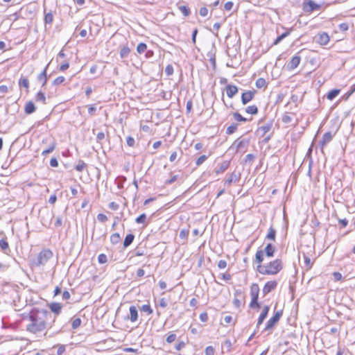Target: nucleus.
Instances as JSON below:
<instances>
[{
	"mask_svg": "<svg viewBox=\"0 0 355 355\" xmlns=\"http://www.w3.org/2000/svg\"><path fill=\"white\" fill-rule=\"evenodd\" d=\"M0 248L4 253H7L10 251L9 245L6 239H2L0 240Z\"/></svg>",
	"mask_w": 355,
	"mask_h": 355,
	"instance_id": "25",
	"label": "nucleus"
},
{
	"mask_svg": "<svg viewBox=\"0 0 355 355\" xmlns=\"http://www.w3.org/2000/svg\"><path fill=\"white\" fill-rule=\"evenodd\" d=\"M237 128H238V124L232 123L231 125L227 127V128L226 129V134L232 135L236 131Z\"/></svg>",
	"mask_w": 355,
	"mask_h": 355,
	"instance_id": "34",
	"label": "nucleus"
},
{
	"mask_svg": "<svg viewBox=\"0 0 355 355\" xmlns=\"http://www.w3.org/2000/svg\"><path fill=\"white\" fill-rule=\"evenodd\" d=\"M105 133L103 132H99L96 135V140L98 143L101 144V141L105 139Z\"/></svg>",
	"mask_w": 355,
	"mask_h": 355,
	"instance_id": "56",
	"label": "nucleus"
},
{
	"mask_svg": "<svg viewBox=\"0 0 355 355\" xmlns=\"http://www.w3.org/2000/svg\"><path fill=\"white\" fill-rule=\"evenodd\" d=\"M36 110V107L34 103L32 101H28L24 108L25 113L27 114H31L33 113Z\"/></svg>",
	"mask_w": 355,
	"mask_h": 355,
	"instance_id": "22",
	"label": "nucleus"
},
{
	"mask_svg": "<svg viewBox=\"0 0 355 355\" xmlns=\"http://www.w3.org/2000/svg\"><path fill=\"white\" fill-rule=\"evenodd\" d=\"M259 287L256 283H253L250 286V295L252 298H259Z\"/></svg>",
	"mask_w": 355,
	"mask_h": 355,
	"instance_id": "20",
	"label": "nucleus"
},
{
	"mask_svg": "<svg viewBox=\"0 0 355 355\" xmlns=\"http://www.w3.org/2000/svg\"><path fill=\"white\" fill-rule=\"evenodd\" d=\"M28 323L26 329L31 334H38L44 331L46 328H52L56 317L52 315L51 312L43 308H33L28 313Z\"/></svg>",
	"mask_w": 355,
	"mask_h": 355,
	"instance_id": "1",
	"label": "nucleus"
},
{
	"mask_svg": "<svg viewBox=\"0 0 355 355\" xmlns=\"http://www.w3.org/2000/svg\"><path fill=\"white\" fill-rule=\"evenodd\" d=\"M275 238H276V230L271 225L268 229V232L267 235L266 236V239L275 241Z\"/></svg>",
	"mask_w": 355,
	"mask_h": 355,
	"instance_id": "24",
	"label": "nucleus"
},
{
	"mask_svg": "<svg viewBox=\"0 0 355 355\" xmlns=\"http://www.w3.org/2000/svg\"><path fill=\"white\" fill-rule=\"evenodd\" d=\"M340 92V90L338 89L331 90L327 95V99L332 101L339 94Z\"/></svg>",
	"mask_w": 355,
	"mask_h": 355,
	"instance_id": "28",
	"label": "nucleus"
},
{
	"mask_svg": "<svg viewBox=\"0 0 355 355\" xmlns=\"http://www.w3.org/2000/svg\"><path fill=\"white\" fill-rule=\"evenodd\" d=\"M250 307L252 308V309H254V308H260V304H259L258 302V299L257 298H252L251 299V302L250 303Z\"/></svg>",
	"mask_w": 355,
	"mask_h": 355,
	"instance_id": "44",
	"label": "nucleus"
},
{
	"mask_svg": "<svg viewBox=\"0 0 355 355\" xmlns=\"http://www.w3.org/2000/svg\"><path fill=\"white\" fill-rule=\"evenodd\" d=\"M97 219L101 223H105L107 220V217L103 214H98L97 215Z\"/></svg>",
	"mask_w": 355,
	"mask_h": 355,
	"instance_id": "57",
	"label": "nucleus"
},
{
	"mask_svg": "<svg viewBox=\"0 0 355 355\" xmlns=\"http://www.w3.org/2000/svg\"><path fill=\"white\" fill-rule=\"evenodd\" d=\"M234 3L232 1H227L225 3L224 8L226 10L230 11L232 9Z\"/></svg>",
	"mask_w": 355,
	"mask_h": 355,
	"instance_id": "62",
	"label": "nucleus"
},
{
	"mask_svg": "<svg viewBox=\"0 0 355 355\" xmlns=\"http://www.w3.org/2000/svg\"><path fill=\"white\" fill-rule=\"evenodd\" d=\"M146 220V214H142L139 215L136 219L135 222L138 224L144 223Z\"/></svg>",
	"mask_w": 355,
	"mask_h": 355,
	"instance_id": "45",
	"label": "nucleus"
},
{
	"mask_svg": "<svg viewBox=\"0 0 355 355\" xmlns=\"http://www.w3.org/2000/svg\"><path fill=\"white\" fill-rule=\"evenodd\" d=\"M234 119L237 121L245 122L247 119L242 116L239 112H234L233 114Z\"/></svg>",
	"mask_w": 355,
	"mask_h": 355,
	"instance_id": "41",
	"label": "nucleus"
},
{
	"mask_svg": "<svg viewBox=\"0 0 355 355\" xmlns=\"http://www.w3.org/2000/svg\"><path fill=\"white\" fill-rule=\"evenodd\" d=\"M321 6L316 3L313 1H309L308 2H304L303 10L306 12H311L314 10H318L320 8Z\"/></svg>",
	"mask_w": 355,
	"mask_h": 355,
	"instance_id": "7",
	"label": "nucleus"
},
{
	"mask_svg": "<svg viewBox=\"0 0 355 355\" xmlns=\"http://www.w3.org/2000/svg\"><path fill=\"white\" fill-rule=\"evenodd\" d=\"M178 179V175H173L170 179L166 180L165 184H171L173 182H175Z\"/></svg>",
	"mask_w": 355,
	"mask_h": 355,
	"instance_id": "61",
	"label": "nucleus"
},
{
	"mask_svg": "<svg viewBox=\"0 0 355 355\" xmlns=\"http://www.w3.org/2000/svg\"><path fill=\"white\" fill-rule=\"evenodd\" d=\"M239 180V177L238 175L234 173L233 172L230 176L225 181V184H231L232 182H237Z\"/></svg>",
	"mask_w": 355,
	"mask_h": 355,
	"instance_id": "30",
	"label": "nucleus"
},
{
	"mask_svg": "<svg viewBox=\"0 0 355 355\" xmlns=\"http://www.w3.org/2000/svg\"><path fill=\"white\" fill-rule=\"evenodd\" d=\"M179 10L185 17L189 16L191 13L190 9L186 6H180Z\"/></svg>",
	"mask_w": 355,
	"mask_h": 355,
	"instance_id": "39",
	"label": "nucleus"
},
{
	"mask_svg": "<svg viewBox=\"0 0 355 355\" xmlns=\"http://www.w3.org/2000/svg\"><path fill=\"white\" fill-rule=\"evenodd\" d=\"M282 121L284 123H288L292 121V116L289 114H285L282 117Z\"/></svg>",
	"mask_w": 355,
	"mask_h": 355,
	"instance_id": "47",
	"label": "nucleus"
},
{
	"mask_svg": "<svg viewBox=\"0 0 355 355\" xmlns=\"http://www.w3.org/2000/svg\"><path fill=\"white\" fill-rule=\"evenodd\" d=\"M334 135L331 132H325L323 135L321 141H320V144L321 145V146L324 147V146H326L329 142L331 141Z\"/></svg>",
	"mask_w": 355,
	"mask_h": 355,
	"instance_id": "17",
	"label": "nucleus"
},
{
	"mask_svg": "<svg viewBox=\"0 0 355 355\" xmlns=\"http://www.w3.org/2000/svg\"><path fill=\"white\" fill-rule=\"evenodd\" d=\"M230 166V162L224 161L223 162L220 166L215 169V173L218 175L224 173Z\"/></svg>",
	"mask_w": 355,
	"mask_h": 355,
	"instance_id": "21",
	"label": "nucleus"
},
{
	"mask_svg": "<svg viewBox=\"0 0 355 355\" xmlns=\"http://www.w3.org/2000/svg\"><path fill=\"white\" fill-rule=\"evenodd\" d=\"M140 310L146 313L148 315L153 313V311L149 304H144L141 306Z\"/></svg>",
	"mask_w": 355,
	"mask_h": 355,
	"instance_id": "36",
	"label": "nucleus"
},
{
	"mask_svg": "<svg viewBox=\"0 0 355 355\" xmlns=\"http://www.w3.org/2000/svg\"><path fill=\"white\" fill-rule=\"evenodd\" d=\"M165 73L169 76L173 73V67L171 64H168L165 68Z\"/></svg>",
	"mask_w": 355,
	"mask_h": 355,
	"instance_id": "51",
	"label": "nucleus"
},
{
	"mask_svg": "<svg viewBox=\"0 0 355 355\" xmlns=\"http://www.w3.org/2000/svg\"><path fill=\"white\" fill-rule=\"evenodd\" d=\"M64 80H65V78L64 76H58L53 80V85H59L62 84V83H64Z\"/></svg>",
	"mask_w": 355,
	"mask_h": 355,
	"instance_id": "49",
	"label": "nucleus"
},
{
	"mask_svg": "<svg viewBox=\"0 0 355 355\" xmlns=\"http://www.w3.org/2000/svg\"><path fill=\"white\" fill-rule=\"evenodd\" d=\"M49 308L51 311L55 313V316L57 318V315L61 313L62 306L60 303L53 302L49 304Z\"/></svg>",
	"mask_w": 355,
	"mask_h": 355,
	"instance_id": "15",
	"label": "nucleus"
},
{
	"mask_svg": "<svg viewBox=\"0 0 355 355\" xmlns=\"http://www.w3.org/2000/svg\"><path fill=\"white\" fill-rule=\"evenodd\" d=\"M245 112L250 114H257L258 113V107L257 105H250L246 107Z\"/></svg>",
	"mask_w": 355,
	"mask_h": 355,
	"instance_id": "32",
	"label": "nucleus"
},
{
	"mask_svg": "<svg viewBox=\"0 0 355 355\" xmlns=\"http://www.w3.org/2000/svg\"><path fill=\"white\" fill-rule=\"evenodd\" d=\"M199 14L202 17H206L208 15V9L206 7H202L199 10Z\"/></svg>",
	"mask_w": 355,
	"mask_h": 355,
	"instance_id": "58",
	"label": "nucleus"
},
{
	"mask_svg": "<svg viewBox=\"0 0 355 355\" xmlns=\"http://www.w3.org/2000/svg\"><path fill=\"white\" fill-rule=\"evenodd\" d=\"M53 20V16L51 12H48L44 16V21L46 24H51Z\"/></svg>",
	"mask_w": 355,
	"mask_h": 355,
	"instance_id": "43",
	"label": "nucleus"
},
{
	"mask_svg": "<svg viewBox=\"0 0 355 355\" xmlns=\"http://www.w3.org/2000/svg\"><path fill=\"white\" fill-rule=\"evenodd\" d=\"M277 282L276 281H270L266 282L262 290L263 295H266L273 291L277 287Z\"/></svg>",
	"mask_w": 355,
	"mask_h": 355,
	"instance_id": "12",
	"label": "nucleus"
},
{
	"mask_svg": "<svg viewBox=\"0 0 355 355\" xmlns=\"http://www.w3.org/2000/svg\"><path fill=\"white\" fill-rule=\"evenodd\" d=\"M292 31V28L289 29L288 31L282 33L279 36H278L276 40L273 42V45H277L283 39L286 37L288 35L291 34V32Z\"/></svg>",
	"mask_w": 355,
	"mask_h": 355,
	"instance_id": "26",
	"label": "nucleus"
},
{
	"mask_svg": "<svg viewBox=\"0 0 355 355\" xmlns=\"http://www.w3.org/2000/svg\"><path fill=\"white\" fill-rule=\"evenodd\" d=\"M300 60L301 58L300 55H294L287 65L288 69L290 70L295 69L300 64Z\"/></svg>",
	"mask_w": 355,
	"mask_h": 355,
	"instance_id": "13",
	"label": "nucleus"
},
{
	"mask_svg": "<svg viewBox=\"0 0 355 355\" xmlns=\"http://www.w3.org/2000/svg\"><path fill=\"white\" fill-rule=\"evenodd\" d=\"M110 241L112 244L116 245L121 241V236L119 233H114L110 236Z\"/></svg>",
	"mask_w": 355,
	"mask_h": 355,
	"instance_id": "31",
	"label": "nucleus"
},
{
	"mask_svg": "<svg viewBox=\"0 0 355 355\" xmlns=\"http://www.w3.org/2000/svg\"><path fill=\"white\" fill-rule=\"evenodd\" d=\"M282 315V311H277L274 315L266 322L265 327V331H268L272 329L275 324L280 320V318Z\"/></svg>",
	"mask_w": 355,
	"mask_h": 355,
	"instance_id": "5",
	"label": "nucleus"
},
{
	"mask_svg": "<svg viewBox=\"0 0 355 355\" xmlns=\"http://www.w3.org/2000/svg\"><path fill=\"white\" fill-rule=\"evenodd\" d=\"M69 67V63L67 60H66L62 64L60 67V70L61 71H64Z\"/></svg>",
	"mask_w": 355,
	"mask_h": 355,
	"instance_id": "59",
	"label": "nucleus"
},
{
	"mask_svg": "<svg viewBox=\"0 0 355 355\" xmlns=\"http://www.w3.org/2000/svg\"><path fill=\"white\" fill-rule=\"evenodd\" d=\"M255 85L257 88L265 87L266 86V81L264 78H259L256 80Z\"/></svg>",
	"mask_w": 355,
	"mask_h": 355,
	"instance_id": "35",
	"label": "nucleus"
},
{
	"mask_svg": "<svg viewBox=\"0 0 355 355\" xmlns=\"http://www.w3.org/2000/svg\"><path fill=\"white\" fill-rule=\"evenodd\" d=\"M130 313L126 317H125V320H128L132 322H135L138 320V310L136 306H131L129 309Z\"/></svg>",
	"mask_w": 355,
	"mask_h": 355,
	"instance_id": "9",
	"label": "nucleus"
},
{
	"mask_svg": "<svg viewBox=\"0 0 355 355\" xmlns=\"http://www.w3.org/2000/svg\"><path fill=\"white\" fill-rule=\"evenodd\" d=\"M98 261L100 263H105L107 261V256L105 254H100L98 257Z\"/></svg>",
	"mask_w": 355,
	"mask_h": 355,
	"instance_id": "53",
	"label": "nucleus"
},
{
	"mask_svg": "<svg viewBox=\"0 0 355 355\" xmlns=\"http://www.w3.org/2000/svg\"><path fill=\"white\" fill-rule=\"evenodd\" d=\"M53 257V252L49 249L42 250L37 255V259L33 261V265L36 267L45 265L50 259Z\"/></svg>",
	"mask_w": 355,
	"mask_h": 355,
	"instance_id": "3",
	"label": "nucleus"
},
{
	"mask_svg": "<svg viewBox=\"0 0 355 355\" xmlns=\"http://www.w3.org/2000/svg\"><path fill=\"white\" fill-rule=\"evenodd\" d=\"M199 318L203 322H207L208 320V315L206 312H203L200 314Z\"/></svg>",
	"mask_w": 355,
	"mask_h": 355,
	"instance_id": "63",
	"label": "nucleus"
},
{
	"mask_svg": "<svg viewBox=\"0 0 355 355\" xmlns=\"http://www.w3.org/2000/svg\"><path fill=\"white\" fill-rule=\"evenodd\" d=\"M329 35L325 33V32H323V33H318L317 37H316V42L320 44V45H327L329 42Z\"/></svg>",
	"mask_w": 355,
	"mask_h": 355,
	"instance_id": "10",
	"label": "nucleus"
},
{
	"mask_svg": "<svg viewBox=\"0 0 355 355\" xmlns=\"http://www.w3.org/2000/svg\"><path fill=\"white\" fill-rule=\"evenodd\" d=\"M126 142H127L128 146L130 147H134L135 145V140L131 136H128L126 137Z\"/></svg>",
	"mask_w": 355,
	"mask_h": 355,
	"instance_id": "48",
	"label": "nucleus"
},
{
	"mask_svg": "<svg viewBox=\"0 0 355 355\" xmlns=\"http://www.w3.org/2000/svg\"><path fill=\"white\" fill-rule=\"evenodd\" d=\"M19 87H24L26 89H28L29 87V81L27 78L25 77H21L19 80Z\"/></svg>",
	"mask_w": 355,
	"mask_h": 355,
	"instance_id": "33",
	"label": "nucleus"
},
{
	"mask_svg": "<svg viewBox=\"0 0 355 355\" xmlns=\"http://www.w3.org/2000/svg\"><path fill=\"white\" fill-rule=\"evenodd\" d=\"M86 167V164L82 161V160H80L79 161V163L78 164H77L76 166H75V169L77 171H79V172H81L83 171V170Z\"/></svg>",
	"mask_w": 355,
	"mask_h": 355,
	"instance_id": "42",
	"label": "nucleus"
},
{
	"mask_svg": "<svg viewBox=\"0 0 355 355\" xmlns=\"http://www.w3.org/2000/svg\"><path fill=\"white\" fill-rule=\"evenodd\" d=\"M256 90H248L245 92H243L241 94V102L243 105H246L250 101H251L256 94Z\"/></svg>",
	"mask_w": 355,
	"mask_h": 355,
	"instance_id": "8",
	"label": "nucleus"
},
{
	"mask_svg": "<svg viewBox=\"0 0 355 355\" xmlns=\"http://www.w3.org/2000/svg\"><path fill=\"white\" fill-rule=\"evenodd\" d=\"M49 65V64H48L45 67L44 70L37 76V80L40 82H42V86H44L47 82L46 71H47V68H48Z\"/></svg>",
	"mask_w": 355,
	"mask_h": 355,
	"instance_id": "19",
	"label": "nucleus"
},
{
	"mask_svg": "<svg viewBox=\"0 0 355 355\" xmlns=\"http://www.w3.org/2000/svg\"><path fill=\"white\" fill-rule=\"evenodd\" d=\"M272 123L269 122L265 124L263 126L259 127L257 130V134L259 135L260 137H263L266 133H268L272 128Z\"/></svg>",
	"mask_w": 355,
	"mask_h": 355,
	"instance_id": "11",
	"label": "nucleus"
},
{
	"mask_svg": "<svg viewBox=\"0 0 355 355\" xmlns=\"http://www.w3.org/2000/svg\"><path fill=\"white\" fill-rule=\"evenodd\" d=\"M146 49H147V45L143 42L139 43L137 47V51L139 54L144 53L146 51Z\"/></svg>",
	"mask_w": 355,
	"mask_h": 355,
	"instance_id": "38",
	"label": "nucleus"
},
{
	"mask_svg": "<svg viewBox=\"0 0 355 355\" xmlns=\"http://www.w3.org/2000/svg\"><path fill=\"white\" fill-rule=\"evenodd\" d=\"M189 235V230H182L180 232L179 236L180 238L184 239H187Z\"/></svg>",
	"mask_w": 355,
	"mask_h": 355,
	"instance_id": "54",
	"label": "nucleus"
},
{
	"mask_svg": "<svg viewBox=\"0 0 355 355\" xmlns=\"http://www.w3.org/2000/svg\"><path fill=\"white\" fill-rule=\"evenodd\" d=\"M207 157H208L205 155H201L200 157H199L196 162V165L197 166L201 165L207 159Z\"/></svg>",
	"mask_w": 355,
	"mask_h": 355,
	"instance_id": "52",
	"label": "nucleus"
},
{
	"mask_svg": "<svg viewBox=\"0 0 355 355\" xmlns=\"http://www.w3.org/2000/svg\"><path fill=\"white\" fill-rule=\"evenodd\" d=\"M81 324V320L80 318H76L72 321L71 327L72 329H76L78 328Z\"/></svg>",
	"mask_w": 355,
	"mask_h": 355,
	"instance_id": "46",
	"label": "nucleus"
},
{
	"mask_svg": "<svg viewBox=\"0 0 355 355\" xmlns=\"http://www.w3.org/2000/svg\"><path fill=\"white\" fill-rule=\"evenodd\" d=\"M49 140H51V141L49 142V147L42 150V155H44V156L46 155L47 154L52 153L54 150V149L55 148V146H56L55 141L54 139H51L49 137L44 138L42 139V144L48 143Z\"/></svg>",
	"mask_w": 355,
	"mask_h": 355,
	"instance_id": "6",
	"label": "nucleus"
},
{
	"mask_svg": "<svg viewBox=\"0 0 355 355\" xmlns=\"http://www.w3.org/2000/svg\"><path fill=\"white\" fill-rule=\"evenodd\" d=\"M226 92L229 98H233V96L238 92V87L236 85H228L226 87Z\"/></svg>",
	"mask_w": 355,
	"mask_h": 355,
	"instance_id": "18",
	"label": "nucleus"
},
{
	"mask_svg": "<svg viewBox=\"0 0 355 355\" xmlns=\"http://www.w3.org/2000/svg\"><path fill=\"white\" fill-rule=\"evenodd\" d=\"M269 309H270V308L268 306H265L263 308L262 311L258 318L257 327H259V326L263 323V320L266 319V318L268 315Z\"/></svg>",
	"mask_w": 355,
	"mask_h": 355,
	"instance_id": "16",
	"label": "nucleus"
},
{
	"mask_svg": "<svg viewBox=\"0 0 355 355\" xmlns=\"http://www.w3.org/2000/svg\"><path fill=\"white\" fill-rule=\"evenodd\" d=\"M35 99L37 101H41L43 104H46V96L42 92H39L35 96Z\"/></svg>",
	"mask_w": 355,
	"mask_h": 355,
	"instance_id": "37",
	"label": "nucleus"
},
{
	"mask_svg": "<svg viewBox=\"0 0 355 355\" xmlns=\"http://www.w3.org/2000/svg\"><path fill=\"white\" fill-rule=\"evenodd\" d=\"M215 349L212 346H208L205 350V355H214Z\"/></svg>",
	"mask_w": 355,
	"mask_h": 355,
	"instance_id": "50",
	"label": "nucleus"
},
{
	"mask_svg": "<svg viewBox=\"0 0 355 355\" xmlns=\"http://www.w3.org/2000/svg\"><path fill=\"white\" fill-rule=\"evenodd\" d=\"M66 347L64 345H58V350H57V354L58 355H62L65 352Z\"/></svg>",
	"mask_w": 355,
	"mask_h": 355,
	"instance_id": "55",
	"label": "nucleus"
},
{
	"mask_svg": "<svg viewBox=\"0 0 355 355\" xmlns=\"http://www.w3.org/2000/svg\"><path fill=\"white\" fill-rule=\"evenodd\" d=\"M176 339V335L174 334H170L167 338H166V342L168 343H171L173 342H174Z\"/></svg>",
	"mask_w": 355,
	"mask_h": 355,
	"instance_id": "60",
	"label": "nucleus"
},
{
	"mask_svg": "<svg viewBox=\"0 0 355 355\" xmlns=\"http://www.w3.org/2000/svg\"><path fill=\"white\" fill-rule=\"evenodd\" d=\"M276 248L272 243H268L264 248L263 254L268 257H272L275 252Z\"/></svg>",
	"mask_w": 355,
	"mask_h": 355,
	"instance_id": "14",
	"label": "nucleus"
},
{
	"mask_svg": "<svg viewBox=\"0 0 355 355\" xmlns=\"http://www.w3.org/2000/svg\"><path fill=\"white\" fill-rule=\"evenodd\" d=\"M282 261L281 259H275L266 265H258L257 270L262 275H275L282 269Z\"/></svg>",
	"mask_w": 355,
	"mask_h": 355,
	"instance_id": "2",
	"label": "nucleus"
},
{
	"mask_svg": "<svg viewBox=\"0 0 355 355\" xmlns=\"http://www.w3.org/2000/svg\"><path fill=\"white\" fill-rule=\"evenodd\" d=\"M263 251L257 250L255 254V261L258 263V265H261L263 261Z\"/></svg>",
	"mask_w": 355,
	"mask_h": 355,
	"instance_id": "29",
	"label": "nucleus"
},
{
	"mask_svg": "<svg viewBox=\"0 0 355 355\" xmlns=\"http://www.w3.org/2000/svg\"><path fill=\"white\" fill-rule=\"evenodd\" d=\"M304 260V264L306 267V270H309L312 267V262L311 261V259L306 256L305 254H303Z\"/></svg>",
	"mask_w": 355,
	"mask_h": 355,
	"instance_id": "40",
	"label": "nucleus"
},
{
	"mask_svg": "<svg viewBox=\"0 0 355 355\" xmlns=\"http://www.w3.org/2000/svg\"><path fill=\"white\" fill-rule=\"evenodd\" d=\"M130 52V48L126 45L123 46L120 50V56L121 58H126Z\"/></svg>",
	"mask_w": 355,
	"mask_h": 355,
	"instance_id": "27",
	"label": "nucleus"
},
{
	"mask_svg": "<svg viewBox=\"0 0 355 355\" xmlns=\"http://www.w3.org/2000/svg\"><path fill=\"white\" fill-rule=\"evenodd\" d=\"M250 144V139H243L238 138L236 139L234 143L231 145L229 150L230 151H233L234 153H238L239 151L246 148Z\"/></svg>",
	"mask_w": 355,
	"mask_h": 355,
	"instance_id": "4",
	"label": "nucleus"
},
{
	"mask_svg": "<svg viewBox=\"0 0 355 355\" xmlns=\"http://www.w3.org/2000/svg\"><path fill=\"white\" fill-rule=\"evenodd\" d=\"M135 239V235L132 234H128L123 241V247L128 248L130 246Z\"/></svg>",
	"mask_w": 355,
	"mask_h": 355,
	"instance_id": "23",
	"label": "nucleus"
},
{
	"mask_svg": "<svg viewBox=\"0 0 355 355\" xmlns=\"http://www.w3.org/2000/svg\"><path fill=\"white\" fill-rule=\"evenodd\" d=\"M227 266V261L225 260H220L218 263V267L220 269H223Z\"/></svg>",
	"mask_w": 355,
	"mask_h": 355,
	"instance_id": "64",
	"label": "nucleus"
}]
</instances>
